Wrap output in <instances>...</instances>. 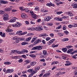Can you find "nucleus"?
<instances>
[{
  "instance_id": "obj_35",
  "label": "nucleus",
  "mask_w": 77,
  "mask_h": 77,
  "mask_svg": "<svg viewBox=\"0 0 77 77\" xmlns=\"http://www.w3.org/2000/svg\"><path fill=\"white\" fill-rule=\"evenodd\" d=\"M69 40V39H68L67 38H63V39L62 41L63 42L64 41H68Z\"/></svg>"
},
{
  "instance_id": "obj_26",
  "label": "nucleus",
  "mask_w": 77,
  "mask_h": 77,
  "mask_svg": "<svg viewBox=\"0 0 77 77\" xmlns=\"http://www.w3.org/2000/svg\"><path fill=\"white\" fill-rule=\"evenodd\" d=\"M47 35V34L46 33H44L43 34H41L39 36L40 37H42V36H45Z\"/></svg>"
},
{
  "instance_id": "obj_25",
  "label": "nucleus",
  "mask_w": 77,
  "mask_h": 77,
  "mask_svg": "<svg viewBox=\"0 0 77 77\" xmlns=\"http://www.w3.org/2000/svg\"><path fill=\"white\" fill-rule=\"evenodd\" d=\"M21 45H26V44H28V42H23L21 43Z\"/></svg>"
},
{
  "instance_id": "obj_32",
  "label": "nucleus",
  "mask_w": 77,
  "mask_h": 77,
  "mask_svg": "<svg viewBox=\"0 0 77 77\" xmlns=\"http://www.w3.org/2000/svg\"><path fill=\"white\" fill-rule=\"evenodd\" d=\"M36 21L35 20H32V21L31 22V23L32 24H35Z\"/></svg>"
},
{
  "instance_id": "obj_58",
  "label": "nucleus",
  "mask_w": 77,
  "mask_h": 77,
  "mask_svg": "<svg viewBox=\"0 0 77 77\" xmlns=\"http://www.w3.org/2000/svg\"><path fill=\"white\" fill-rule=\"evenodd\" d=\"M20 9L21 11H24V9H23V7H20Z\"/></svg>"
},
{
  "instance_id": "obj_57",
  "label": "nucleus",
  "mask_w": 77,
  "mask_h": 77,
  "mask_svg": "<svg viewBox=\"0 0 77 77\" xmlns=\"http://www.w3.org/2000/svg\"><path fill=\"white\" fill-rule=\"evenodd\" d=\"M21 56L23 58H26V56L25 55H23Z\"/></svg>"
},
{
  "instance_id": "obj_20",
  "label": "nucleus",
  "mask_w": 77,
  "mask_h": 77,
  "mask_svg": "<svg viewBox=\"0 0 77 77\" xmlns=\"http://www.w3.org/2000/svg\"><path fill=\"white\" fill-rule=\"evenodd\" d=\"M54 41H55V38L51 40L49 42L50 43V44H52V43H53V42Z\"/></svg>"
},
{
  "instance_id": "obj_10",
  "label": "nucleus",
  "mask_w": 77,
  "mask_h": 77,
  "mask_svg": "<svg viewBox=\"0 0 77 77\" xmlns=\"http://www.w3.org/2000/svg\"><path fill=\"white\" fill-rule=\"evenodd\" d=\"M0 35H1V36H2V37L5 38V32H4L3 34V32H0Z\"/></svg>"
},
{
  "instance_id": "obj_22",
  "label": "nucleus",
  "mask_w": 77,
  "mask_h": 77,
  "mask_svg": "<svg viewBox=\"0 0 77 77\" xmlns=\"http://www.w3.org/2000/svg\"><path fill=\"white\" fill-rule=\"evenodd\" d=\"M4 64H5V65H11V63L10 62L7 61L4 63Z\"/></svg>"
},
{
  "instance_id": "obj_51",
  "label": "nucleus",
  "mask_w": 77,
  "mask_h": 77,
  "mask_svg": "<svg viewBox=\"0 0 77 77\" xmlns=\"http://www.w3.org/2000/svg\"><path fill=\"white\" fill-rule=\"evenodd\" d=\"M21 53L22 54L23 53V54H24L25 53V51L24 49H23L22 51H21Z\"/></svg>"
},
{
  "instance_id": "obj_18",
  "label": "nucleus",
  "mask_w": 77,
  "mask_h": 77,
  "mask_svg": "<svg viewBox=\"0 0 77 77\" xmlns=\"http://www.w3.org/2000/svg\"><path fill=\"white\" fill-rule=\"evenodd\" d=\"M62 50L63 51L64 53H66V51H67V48H63L62 49Z\"/></svg>"
},
{
  "instance_id": "obj_61",
  "label": "nucleus",
  "mask_w": 77,
  "mask_h": 77,
  "mask_svg": "<svg viewBox=\"0 0 77 77\" xmlns=\"http://www.w3.org/2000/svg\"><path fill=\"white\" fill-rule=\"evenodd\" d=\"M72 58H74V59H77V57L75 56V55L74 56H72Z\"/></svg>"
},
{
  "instance_id": "obj_34",
  "label": "nucleus",
  "mask_w": 77,
  "mask_h": 77,
  "mask_svg": "<svg viewBox=\"0 0 77 77\" xmlns=\"http://www.w3.org/2000/svg\"><path fill=\"white\" fill-rule=\"evenodd\" d=\"M62 28V25H60L56 28V29H60Z\"/></svg>"
},
{
  "instance_id": "obj_56",
  "label": "nucleus",
  "mask_w": 77,
  "mask_h": 77,
  "mask_svg": "<svg viewBox=\"0 0 77 77\" xmlns=\"http://www.w3.org/2000/svg\"><path fill=\"white\" fill-rule=\"evenodd\" d=\"M47 6H51V2L50 3H48L46 4Z\"/></svg>"
},
{
  "instance_id": "obj_54",
  "label": "nucleus",
  "mask_w": 77,
  "mask_h": 77,
  "mask_svg": "<svg viewBox=\"0 0 77 77\" xmlns=\"http://www.w3.org/2000/svg\"><path fill=\"white\" fill-rule=\"evenodd\" d=\"M31 39V37H29L28 38H26V41H30Z\"/></svg>"
},
{
  "instance_id": "obj_41",
  "label": "nucleus",
  "mask_w": 77,
  "mask_h": 77,
  "mask_svg": "<svg viewBox=\"0 0 77 77\" xmlns=\"http://www.w3.org/2000/svg\"><path fill=\"white\" fill-rule=\"evenodd\" d=\"M49 75H50V73L49 74L47 73L46 74H45L44 75V77H47V76H48Z\"/></svg>"
},
{
  "instance_id": "obj_42",
  "label": "nucleus",
  "mask_w": 77,
  "mask_h": 77,
  "mask_svg": "<svg viewBox=\"0 0 77 77\" xmlns=\"http://www.w3.org/2000/svg\"><path fill=\"white\" fill-rule=\"evenodd\" d=\"M66 56L64 55L62 57V59H63L65 60L66 59Z\"/></svg>"
},
{
  "instance_id": "obj_30",
  "label": "nucleus",
  "mask_w": 77,
  "mask_h": 77,
  "mask_svg": "<svg viewBox=\"0 0 77 77\" xmlns=\"http://www.w3.org/2000/svg\"><path fill=\"white\" fill-rule=\"evenodd\" d=\"M31 30H36V31H37V27L35 28H31Z\"/></svg>"
},
{
  "instance_id": "obj_16",
  "label": "nucleus",
  "mask_w": 77,
  "mask_h": 77,
  "mask_svg": "<svg viewBox=\"0 0 77 77\" xmlns=\"http://www.w3.org/2000/svg\"><path fill=\"white\" fill-rule=\"evenodd\" d=\"M67 15H68L69 16H70V17H72L73 16V14L69 12H67Z\"/></svg>"
},
{
  "instance_id": "obj_11",
  "label": "nucleus",
  "mask_w": 77,
  "mask_h": 77,
  "mask_svg": "<svg viewBox=\"0 0 77 77\" xmlns=\"http://www.w3.org/2000/svg\"><path fill=\"white\" fill-rule=\"evenodd\" d=\"M50 19H51V17L49 16H47L46 17L45 20L47 21H50Z\"/></svg>"
},
{
  "instance_id": "obj_4",
  "label": "nucleus",
  "mask_w": 77,
  "mask_h": 77,
  "mask_svg": "<svg viewBox=\"0 0 77 77\" xmlns=\"http://www.w3.org/2000/svg\"><path fill=\"white\" fill-rule=\"evenodd\" d=\"M8 17H9L8 14H5L3 16L4 20H5V21L7 20H8Z\"/></svg>"
},
{
  "instance_id": "obj_8",
  "label": "nucleus",
  "mask_w": 77,
  "mask_h": 77,
  "mask_svg": "<svg viewBox=\"0 0 77 77\" xmlns=\"http://www.w3.org/2000/svg\"><path fill=\"white\" fill-rule=\"evenodd\" d=\"M37 31H41V30H42L44 29L43 27H42V26L39 27H37Z\"/></svg>"
},
{
  "instance_id": "obj_15",
  "label": "nucleus",
  "mask_w": 77,
  "mask_h": 77,
  "mask_svg": "<svg viewBox=\"0 0 77 77\" xmlns=\"http://www.w3.org/2000/svg\"><path fill=\"white\" fill-rule=\"evenodd\" d=\"M21 16L22 18H25L26 16V14L24 13H22Z\"/></svg>"
},
{
  "instance_id": "obj_7",
  "label": "nucleus",
  "mask_w": 77,
  "mask_h": 77,
  "mask_svg": "<svg viewBox=\"0 0 77 77\" xmlns=\"http://www.w3.org/2000/svg\"><path fill=\"white\" fill-rule=\"evenodd\" d=\"M8 3V2L7 1L0 0V3L1 4H7Z\"/></svg>"
},
{
  "instance_id": "obj_44",
  "label": "nucleus",
  "mask_w": 77,
  "mask_h": 77,
  "mask_svg": "<svg viewBox=\"0 0 77 77\" xmlns=\"http://www.w3.org/2000/svg\"><path fill=\"white\" fill-rule=\"evenodd\" d=\"M68 18V16H64L62 17V18H63V19H67Z\"/></svg>"
},
{
  "instance_id": "obj_12",
  "label": "nucleus",
  "mask_w": 77,
  "mask_h": 77,
  "mask_svg": "<svg viewBox=\"0 0 77 77\" xmlns=\"http://www.w3.org/2000/svg\"><path fill=\"white\" fill-rule=\"evenodd\" d=\"M6 31L7 32H12L13 31H14V30L11 29H7Z\"/></svg>"
},
{
  "instance_id": "obj_29",
  "label": "nucleus",
  "mask_w": 77,
  "mask_h": 77,
  "mask_svg": "<svg viewBox=\"0 0 77 77\" xmlns=\"http://www.w3.org/2000/svg\"><path fill=\"white\" fill-rule=\"evenodd\" d=\"M40 69V67L38 66H36L35 67V71H37V70H39Z\"/></svg>"
},
{
  "instance_id": "obj_2",
  "label": "nucleus",
  "mask_w": 77,
  "mask_h": 77,
  "mask_svg": "<svg viewBox=\"0 0 77 77\" xmlns=\"http://www.w3.org/2000/svg\"><path fill=\"white\" fill-rule=\"evenodd\" d=\"M12 27H20V23H18L17 24H12Z\"/></svg>"
},
{
  "instance_id": "obj_28",
  "label": "nucleus",
  "mask_w": 77,
  "mask_h": 77,
  "mask_svg": "<svg viewBox=\"0 0 77 77\" xmlns=\"http://www.w3.org/2000/svg\"><path fill=\"white\" fill-rule=\"evenodd\" d=\"M58 46L59 44H57V45H53L52 46V47H53V48H55V47H57Z\"/></svg>"
},
{
  "instance_id": "obj_48",
  "label": "nucleus",
  "mask_w": 77,
  "mask_h": 77,
  "mask_svg": "<svg viewBox=\"0 0 77 77\" xmlns=\"http://www.w3.org/2000/svg\"><path fill=\"white\" fill-rule=\"evenodd\" d=\"M18 62L20 63H21V62H22L23 61V59H20L19 60H18Z\"/></svg>"
},
{
  "instance_id": "obj_5",
  "label": "nucleus",
  "mask_w": 77,
  "mask_h": 77,
  "mask_svg": "<svg viewBox=\"0 0 77 77\" xmlns=\"http://www.w3.org/2000/svg\"><path fill=\"white\" fill-rule=\"evenodd\" d=\"M16 19L17 18L14 17L12 19H11V20L9 21V22L10 23H14V22L16 21Z\"/></svg>"
},
{
  "instance_id": "obj_60",
  "label": "nucleus",
  "mask_w": 77,
  "mask_h": 77,
  "mask_svg": "<svg viewBox=\"0 0 77 77\" xmlns=\"http://www.w3.org/2000/svg\"><path fill=\"white\" fill-rule=\"evenodd\" d=\"M68 26L69 28H72V25L71 24L69 25Z\"/></svg>"
},
{
  "instance_id": "obj_17",
  "label": "nucleus",
  "mask_w": 77,
  "mask_h": 77,
  "mask_svg": "<svg viewBox=\"0 0 77 77\" xmlns=\"http://www.w3.org/2000/svg\"><path fill=\"white\" fill-rule=\"evenodd\" d=\"M29 56L32 58H34V57H36V56L34 54H29Z\"/></svg>"
},
{
  "instance_id": "obj_14",
  "label": "nucleus",
  "mask_w": 77,
  "mask_h": 77,
  "mask_svg": "<svg viewBox=\"0 0 77 77\" xmlns=\"http://www.w3.org/2000/svg\"><path fill=\"white\" fill-rule=\"evenodd\" d=\"M59 63V62H57V61H54L53 62L51 63V65H53L57 64V63Z\"/></svg>"
},
{
  "instance_id": "obj_33",
  "label": "nucleus",
  "mask_w": 77,
  "mask_h": 77,
  "mask_svg": "<svg viewBox=\"0 0 77 77\" xmlns=\"http://www.w3.org/2000/svg\"><path fill=\"white\" fill-rule=\"evenodd\" d=\"M47 24V25H48V26H53V23H48Z\"/></svg>"
},
{
  "instance_id": "obj_38",
  "label": "nucleus",
  "mask_w": 77,
  "mask_h": 77,
  "mask_svg": "<svg viewBox=\"0 0 77 77\" xmlns=\"http://www.w3.org/2000/svg\"><path fill=\"white\" fill-rule=\"evenodd\" d=\"M18 37H17V36H15L13 38V40H16L17 39H18Z\"/></svg>"
},
{
  "instance_id": "obj_64",
  "label": "nucleus",
  "mask_w": 77,
  "mask_h": 77,
  "mask_svg": "<svg viewBox=\"0 0 77 77\" xmlns=\"http://www.w3.org/2000/svg\"><path fill=\"white\" fill-rule=\"evenodd\" d=\"M30 13L31 14V15H32L34 14V13H33V12L32 11H30Z\"/></svg>"
},
{
  "instance_id": "obj_49",
  "label": "nucleus",
  "mask_w": 77,
  "mask_h": 77,
  "mask_svg": "<svg viewBox=\"0 0 77 77\" xmlns=\"http://www.w3.org/2000/svg\"><path fill=\"white\" fill-rule=\"evenodd\" d=\"M58 35L60 36H63V35L62 33H58Z\"/></svg>"
},
{
  "instance_id": "obj_3",
  "label": "nucleus",
  "mask_w": 77,
  "mask_h": 77,
  "mask_svg": "<svg viewBox=\"0 0 77 77\" xmlns=\"http://www.w3.org/2000/svg\"><path fill=\"white\" fill-rule=\"evenodd\" d=\"M37 72V71H33L29 75V77H32L33 76L34 74L36 73Z\"/></svg>"
},
{
  "instance_id": "obj_6",
  "label": "nucleus",
  "mask_w": 77,
  "mask_h": 77,
  "mask_svg": "<svg viewBox=\"0 0 77 77\" xmlns=\"http://www.w3.org/2000/svg\"><path fill=\"white\" fill-rule=\"evenodd\" d=\"M14 71V69H8L6 71V72L7 73H12Z\"/></svg>"
},
{
  "instance_id": "obj_55",
  "label": "nucleus",
  "mask_w": 77,
  "mask_h": 77,
  "mask_svg": "<svg viewBox=\"0 0 77 77\" xmlns=\"http://www.w3.org/2000/svg\"><path fill=\"white\" fill-rule=\"evenodd\" d=\"M54 20H57V21H59V18L57 17L54 18Z\"/></svg>"
},
{
  "instance_id": "obj_50",
  "label": "nucleus",
  "mask_w": 77,
  "mask_h": 77,
  "mask_svg": "<svg viewBox=\"0 0 77 77\" xmlns=\"http://www.w3.org/2000/svg\"><path fill=\"white\" fill-rule=\"evenodd\" d=\"M62 11H59V12H57V14H58V15H59L60 14H62Z\"/></svg>"
},
{
  "instance_id": "obj_53",
  "label": "nucleus",
  "mask_w": 77,
  "mask_h": 77,
  "mask_svg": "<svg viewBox=\"0 0 77 77\" xmlns=\"http://www.w3.org/2000/svg\"><path fill=\"white\" fill-rule=\"evenodd\" d=\"M17 53L18 54H22V53H21V51H18L17 52Z\"/></svg>"
},
{
  "instance_id": "obj_31",
  "label": "nucleus",
  "mask_w": 77,
  "mask_h": 77,
  "mask_svg": "<svg viewBox=\"0 0 77 77\" xmlns=\"http://www.w3.org/2000/svg\"><path fill=\"white\" fill-rule=\"evenodd\" d=\"M24 11H25L26 12H29V11H30L29 10V9L27 8H26L24 9Z\"/></svg>"
},
{
  "instance_id": "obj_40",
  "label": "nucleus",
  "mask_w": 77,
  "mask_h": 77,
  "mask_svg": "<svg viewBox=\"0 0 77 77\" xmlns=\"http://www.w3.org/2000/svg\"><path fill=\"white\" fill-rule=\"evenodd\" d=\"M66 29H67L66 26H65V25H64L63 26V30H66Z\"/></svg>"
},
{
  "instance_id": "obj_19",
  "label": "nucleus",
  "mask_w": 77,
  "mask_h": 77,
  "mask_svg": "<svg viewBox=\"0 0 77 77\" xmlns=\"http://www.w3.org/2000/svg\"><path fill=\"white\" fill-rule=\"evenodd\" d=\"M19 39L20 38H18L17 39L15 40V42H14V43H16V44L18 43V42H19Z\"/></svg>"
},
{
  "instance_id": "obj_39",
  "label": "nucleus",
  "mask_w": 77,
  "mask_h": 77,
  "mask_svg": "<svg viewBox=\"0 0 77 77\" xmlns=\"http://www.w3.org/2000/svg\"><path fill=\"white\" fill-rule=\"evenodd\" d=\"M66 47L68 49H69V48H71L72 47H73V46H70V45H68L66 46Z\"/></svg>"
},
{
  "instance_id": "obj_23",
  "label": "nucleus",
  "mask_w": 77,
  "mask_h": 77,
  "mask_svg": "<svg viewBox=\"0 0 77 77\" xmlns=\"http://www.w3.org/2000/svg\"><path fill=\"white\" fill-rule=\"evenodd\" d=\"M36 62H32L31 63L30 65H32V66H34V65H36Z\"/></svg>"
},
{
  "instance_id": "obj_9",
  "label": "nucleus",
  "mask_w": 77,
  "mask_h": 77,
  "mask_svg": "<svg viewBox=\"0 0 77 77\" xmlns=\"http://www.w3.org/2000/svg\"><path fill=\"white\" fill-rule=\"evenodd\" d=\"M66 64H65L66 66H69V65H71L72 64V63H70V62H69V61L67 60L66 61Z\"/></svg>"
},
{
  "instance_id": "obj_52",
  "label": "nucleus",
  "mask_w": 77,
  "mask_h": 77,
  "mask_svg": "<svg viewBox=\"0 0 77 77\" xmlns=\"http://www.w3.org/2000/svg\"><path fill=\"white\" fill-rule=\"evenodd\" d=\"M50 35H51V36L52 37V38H53V37H54V34H53V33H51L50 34Z\"/></svg>"
},
{
  "instance_id": "obj_46",
  "label": "nucleus",
  "mask_w": 77,
  "mask_h": 77,
  "mask_svg": "<svg viewBox=\"0 0 77 77\" xmlns=\"http://www.w3.org/2000/svg\"><path fill=\"white\" fill-rule=\"evenodd\" d=\"M64 33L66 35H68L69 33V32L67 31H64Z\"/></svg>"
},
{
  "instance_id": "obj_45",
  "label": "nucleus",
  "mask_w": 77,
  "mask_h": 77,
  "mask_svg": "<svg viewBox=\"0 0 77 77\" xmlns=\"http://www.w3.org/2000/svg\"><path fill=\"white\" fill-rule=\"evenodd\" d=\"M42 11L43 12H48V11L47 10H42Z\"/></svg>"
},
{
  "instance_id": "obj_36",
  "label": "nucleus",
  "mask_w": 77,
  "mask_h": 77,
  "mask_svg": "<svg viewBox=\"0 0 77 77\" xmlns=\"http://www.w3.org/2000/svg\"><path fill=\"white\" fill-rule=\"evenodd\" d=\"M33 71V69H29L27 71L29 72H32V71Z\"/></svg>"
},
{
  "instance_id": "obj_24",
  "label": "nucleus",
  "mask_w": 77,
  "mask_h": 77,
  "mask_svg": "<svg viewBox=\"0 0 77 77\" xmlns=\"http://www.w3.org/2000/svg\"><path fill=\"white\" fill-rule=\"evenodd\" d=\"M43 53L44 55H46V54H47V51L45 50H43Z\"/></svg>"
},
{
  "instance_id": "obj_62",
  "label": "nucleus",
  "mask_w": 77,
  "mask_h": 77,
  "mask_svg": "<svg viewBox=\"0 0 77 77\" xmlns=\"http://www.w3.org/2000/svg\"><path fill=\"white\" fill-rule=\"evenodd\" d=\"M77 24H75L74 25H72V27H77Z\"/></svg>"
},
{
  "instance_id": "obj_43",
  "label": "nucleus",
  "mask_w": 77,
  "mask_h": 77,
  "mask_svg": "<svg viewBox=\"0 0 77 77\" xmlns=\"http://www.w3.org/2000/svg\"><path fill=\"white\" fill-rule=\"evenodd\" d=\"M39 10V7H36L35 8V11H38Z\"/></svg>"
},
{
  "instance_id": "obj_1",
  "label": "nucleus",
  "mask_w": 77,
  "mask_h": 77,
  "mask_svg": "<svg viewBox=\"0 0 77 77\" xmlns=\"http://www.w3.org/2000/svg\"><path fill=\"white\" fill-rule=\"evenodd\" d=\"M42 49V48L41 46H36L32 48V50H41Z\"/></svg>"
},
{
  "instance_id": "obj_13",
  "label": "nucleus",
  "mask_w": 77,
  "mask_h": 77,
  "mask_svg": "<svg viewBox=\"0 0 77 77\" xmlns=\"http://www.w3.org/2000/svg\"><path fill=\"white\" fill-rule=\"evenodd\" d=\"M11 10H12L11 8H5V11H11Z\"/></svg>"
},
{
  "instance_id": "obj_47",
  "label": "nucleus",
  "mask_w": 77,
  "mask_h": 77,
  "mask_svg": "<svg viewBox=\"0 0 77 77\" xmlns=\"http://www.w3.org/2000/svg\"><path fill=\"white\" fill-rule=\"evenodd\" d=\"M51 38H50V37H48L47 38H46V41H49V40H50V39Z\"/></svg>"
},
{
  "instance_id": "obj_27",
  "label": "nucleus",
  "mask_w": 77,
  "mask_h": 77,
  "mask_svg": "<svg viewBox=\"0 0 77 77\" xmlns=\"http://www.w3.org/2000/svg\"><path fill=\"white\" fill-rule=\"evenodd\" d=\"M36 42V43L38 44L39 42H41V39H38L36 40V41L35 42Z\"/></svg>"
},
{
  "instance_id": "obj_21",
  "label": "nucleus",
  "mask_w": 77,
  "mask_h": 77,
  "mask_svg": "<svg viewBox=\"0 0 77 77\" xmlns=\"http://www.w3.org/2000/svg\"><path fill=\"white\" fill-rule=\"evenodd\" d=\"M32 17L34 19H36V15L35 14H32Z\"/></svg>"
},
{
  "instance_id": "obj_59",
  "label": "nucleus",
  "mask_w": 77,
  "mask_h": 77,
  "mask_svg": "<svg viewBox=\"0 0 77 77\" xmlns=\"http://www.w3.org/2000/svg\"><path fill=\"white\" fill-rule=\"evenodd\" d=\"M41 19H39L37 20V21L38 23H39L41 22Z\"/></svg>"
},
{
  "instance_id": "obj_63",
  "label": "nucleus",
  "mask_w": 77,
  "mask_h": 77,
  "mask_svg": "<svg viewBox=\"0 0 77 77\" xmlns=\"http://www.w3.org/2000/svg\"><path fill=\"white\" fill-rule=\"evenodd\" d=\"M0 53H4V51L2 49H0Z\"/></svg>"
},
{
  "instance_id": "obj_37",
  "label": "nucleus",
  "mask_w": 77,
  "mask_h": 77,
  "mask_svg": "<svg viewBox=\"0 0 77 77\" xmlns=\"http://www.w3.org/2000/svg\"><path fill=\"white\" fill-rule=\"evenodd\" d=\"M5 14V11H0V14L2 15V14Z\"/></svg>"
}]
</instances>
